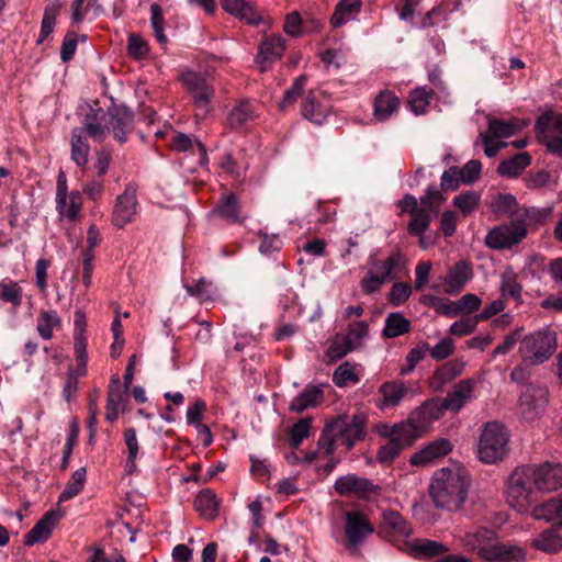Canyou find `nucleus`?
<instances>
[{
	"instance_id": "nucleus-1",
	"label": "nucleus",
	"mask_w": 562,
	"mask_h": 562,
	"mask_svg": "<svg viewBox=\"0 0 562 562\" xmlns=\"http://www.w3.org/2000/svg\"><path fill=\"white\" fill-rule=\"evenodd\" d=\"M469 486L470 477L464 470L442 468L432 476L429 495L436 507L456 512L465 503Z\"/></svg>"
},
{
	"instance_id": "nucleus-2",
	"label": "nucleus",
	"mask_w": 562,
	"mask_h": 562,
	"mask_svg": "<svg viewBox=\"0 0 562 562\" xmlns=\"http://www.w3.org/2000/svg\"><path fill=\"white\" fill-rule=\"evenodd\" d=\"M462 544L469 552L477 554L485 561L510 562L525 559L522 548L499 542L493 529L479 528L462 537Z\"/></svg>"
},
{
	"instance_id": "nucleus-3",
	"label": "nucleus",
	"mask_w": 562,
	"mask_h": 562,
	"mask_svg": "<svg viewBox=\"0 0 562 562\" xmlns=\"http://www.w3.org/2000/svg\"><path fill=\"white\" fill-rule=\"evenodd\" d=\"M557 349L555 333L538 330L525 336L518 348L521 360L530 366L546 362Z\"/></svg>"
},
{
	"instance_id": "nucleus-4",
	"label": "nucleus",
	"mask_w": 562,
	"mask_h": 562,
	"mask_svg": "<svg viewBox=\"0 0 562 562\" xmlns=\"http://www.w3.org/2000/svg\"><path fill=\"white\" fill-rule=\"evenodd\" d=\"M508 451V434L498 422L486 423L483 427L477 456L484 463H495L503 460Z\"/></svg>"
},
{
	"instance_id": "nucleus-5",
	"label": "nucleus",
	"mask_w": 562,
	"mask_h": 562,
	"mask_svg": "<svg viewBox=\"0 0 562 562\" xmlns=\"http://www.w3.org/2000/svg\"><path fill=\"white\" fill-rule=\"evenodd\" d=\"M367 425L368 417L363 413H356L351 417L338 415L327 422V430H333L346 450L350 451L357 442L366 439Z\"/></svg>"
},
{
	"instance_id": "nucleus-6",
	"label": "nucleus",
	"mask_w": 562,
	"mask_h": 562,
	"mask_svg": "<svg viewBox=\"0 0 562 562\" xmlns=\"http://www.w3.org/2000/svg\"><path fill=\"white\" fill-rule=\"evenodd\" d=\"M528 468L518 467L508 480L506 499L510 507L526 513L536 503L533 493L537 491L528 476Z\"/></svg>"
},
{
	"instance_id": "nucleus-7",
	"label": "nucleus",
	"mask_w": 562,
	"mask_h": 562,
	"mask_svg": "<svg viewBox=\"0 0 562 562\" xmlns=\"http://www.w3.org/2000/svg\"><path fill=\"white\" fill-rule=\"evenodd\" d=\"M397 206L401 209V213H407L411 215L407 229L412 233H419L422 229H428L432 222V215L437 214L440 207L438 204H434L430 199H426V193L420 196L419 205L417 199L413 194L406 193L397 202Z\"/></svg>"
},
{
	"instance_id": "nucleus-8",
	"label": "nucleus",
	"mask_w": 562,
	"mask_h": 562,
	"mask_svg": "<svg viewBox=\"0 0 562 562\" xmlns=\"http://www.w3.org/2000/svg\"><path fill=\"white\" fill-rule=\"evenodd\" d=\"M538 140L550 154L562 157V113L546 112L535 124Z\"/></svg>"
},
{
	"instance_id": "nucleus-9",
	"label": "nucleus",
	"mask_w": 562,
	"mask_h": 562,
	"mask_svg": "<svg viewBox=\"0 0 562 562\" xmlns=\"http://www.w3.org/2000/svg\"><path fill=\"white\" fill-rule=\"evenodd\" d=\"M178 165L186 172L193 173L207 164L205 146L194 136L178 132Z\"/></svg>"
},
{
	"instance_id": "nucleus-10",
	"label": "nucleus",
	"mask_w": 562,
	"mask_h": 562,
	"mask_svg": "<svg viewBox=\"0 0 562 562\" xmlns=\"http://www.w3.org/2000/svg\"><path fill=\"white\" fill-rule=\"evenodd\" d=\"M180 79L194 106L204 114L207 113L212 108L211 103L215 95L213 86L201 74L191 70L183 71Z\"/></svg>"
},
{
	"instance_id": "nucleus-11",
	"label": "nucleus",
	"mask_w": 562,
	"mask_h": 562,
	"mask_svg": "<svg viewBox=\"0 0 562 562\" xmlns=\"http://www.w3.org/2000/svg\"><path fill=\"white\" fill-rule=\"evenodd\" d=\"M108 121L105 122L106 134L112 133L113 138L123 144L127 140L128 134L133 131L134 114L124 104L112 103L106 109Z\"/></svg>"
},
{
	"instance_id": "nucleus-12",
	"label": "nucleus",
	"mask_w": 562,
	"mask_h": 562,
	"mask_svg": "<svg viewBox=\"0 0 562 562\" xmlns=\"http://www.w3.org/2000/svg\"><path fill=\"white\" fill-rule=\"evenodd\" d=\"M528 468V476L537 491L551 492L562 486V467L546 462L537 467Z\"/></svg>"
},
{
	"instance_id": "nucleus-13",
	"label": "nucleus",
	"mask_w": 562,
	"mask_h": 562,
	"mask_svg": "<svg viewBox=\"0 0 562 562\" xmlns=\"http://www.w3.org/2000/svg\"><path fill=\"white\" fill-rule=\"evenodd\" d=\"M527 235V228L517 223H509L492 228L486 237L485 244L491 249H505L518 244Z\"/></svg>"
},
{
	"instance_id": "nucleus-14",
	"label": "nucleus",
	"mask_w": 562,
	"mask_h": 562,
	"mask_svg": "<svg viewBox=\"0 0 562 562\" xmlns=\"http://www.w3.org/2000/svg\"><path fill=\"white\" fill-rule=\"evenodd\" d=\"M345 521V535L349 548L359 547L369 535L374 532L373 525L359 510L347 512Z\"/></svg>"
},
{
	"instance_id": "nucleus-15",
	"label": "nucleus",
	"mask_w": 562,
	"mask_h": 562,
	"mask_svg": "<svg viewBox=\"0 0 562 562\" xmlns=\"http://www.w3.org/2000/svg\"><path fill=\"white\" fill-rule=\"evenodd\" d=\"M549 402V391L543 385L529 384L519 397L520 412L526 419H533Z\"/></svg>"
},
{
	"instance_id": "nucleus-16",
	"label": "nucleus",
	"mask_w": 562,
	"mask_h": 562,
	"mask_svg": "<svg viewBox=\"0 0 562 562\" xmlns=\"http://www.w3.org/2000/svg\"><path fill=\"white\" fill-rule=\"evenodd\" d=\"M331 111L329 95L321 90H311L302 103V115L315 123L322 124Z\"/></svg>"
},
{
	"instance_id": "nucleus-17",
	"label": "nucleus",
	"mask_w": 562,
	"mask_h": 562,
	"mask_svg": "<svg viewBox=\"0 0 562 562\" xmlns=\"http://www.w3.org/2000/svg\"><path fill=\"white\" fill-rule=\"evenodd\" d=\"M413 529L407 520L395 510L382 513L378 533L389 541H398L411 536Z\"/></svg>"
},
{
	"instance_id": "nucleus-18",
	"label": "nucleus",
	"mask_w": 562,
	"mask_h": 562,
	"mask_svg": "<svg viewBox=\"0 0 562 562\" xmlns=\"http://www.w3.org/2000/svg\"><path fill=\"white\" fill-rule=\"evenodd\" d=\"M284 49L285 41L281 35L266 36L259 44L255 64L261 72H265L273 63L282 57Z\"/></svg>"
},
{
	"instance_id": "nucleus-19",
	"label": "nucleus",
	"mask_w": 562,
	"mask_h": 562,
	"mask_svg": "<svg viewBox=\"0 0 562 562\" xmlns=\"http://www.w3.org/2000/svg\"><path fill=\"white\" fill-rule=\"evenodd\" d=\"M442 414L443 411L439 405V400H429L413 411L407 420L423 436L429 429L432 422L439 419Z\"/></svg>"
},
{
	"instance_id": "nucleus-20",
	"label": "nucleus",
	"mask_w": 562,
	"mask_h": 562,
	"mask_svg": "<svg viewBox=\"0 0 562 562\" xmlns=\"http://www.w3.org/2000/svg\"><path fill=\"white\" fill-rule=\"evenodd\" d=\"M475 381L464 379L457 383L447 396L439 400V405L445 412L447 409L459 412L472 397L474 393Z\"/></svg>"
},
{
	"instance_id": "nucleus-21",
	"label": "nucleus",
	"mask_w": 562,
	"mask_h": 562,
	"mask_svg": "<svg viewBox=\"0 0 562 562\" xmlns=\"http://www.w3.org/2000/svg\"><path fill=\"white\" fill-rule=\"evenodd\" d=\"M108 117L106 111L98 106V102L95 106L89 105L88 112L85 114V119L82 121V127H80L83 133H86L92 140L98 143H103L106 137V122Z\"/></svg>"
},
{
	"instance_id": "nucleus-22",
	"label": "nucleus",
	"mask_w": 562,
	"mask_h": 562,
	"mask_svg": "<svg viewBox=\"0 0 562 562\" xmlns=\"http://www.w3.org/2000/svg\"><path fill=\"white\" fill-rule=\"evenodd\" d=\"M60 518L61 515L54 509L46 512L43 517L34 525V527L25 535V546L31 547L35 543L46 541L50 537L55 526Z\"/></svg>"
},
{
	"instance_id": "nucleus-23",
	"label": "nucleus",
	"mask_w": 562,
	"mask_h": 562,
	"mask_svg": "<svg viewBox=\"0 0 562 562\" xmlns=\"http://www.w3.org/2000/svg\"><path fill=\"white\" fill-rule=\"evenodd\" d=\"M530 546L546 553H558L562 551V521L557 522L542 530L531 539Z\"/></svg>"
},
{
	"instance_id": "nucleus-24",
	"label": "nucleus",
	"mask_w": 562,
	"mask_h": 562,
	"mask_svg": "<svg viewBox=\"0 0 562 562\" xmlns=\"http://www.w3.org/2000/svg\"><path fill=\"white\" fill-rule=\"evenodd\" d=\"M465 362L461 359H454L445 362L438 367L429 379V387L435 392H440L446 384L462 374Z\"/></svg>"
},
{
	"instance_id": "nucleus-25",
	"label": "nucleus",
	"mask_w": 562,
	"mask_h": 562,
	"mask_svg": "<svg viewBox=\"0 0 562 562\" xmlns=\"http://www.w3.org/2000/svg\"><path fill=\"white\" fill-rule=\"evenodd\" d=\"M472 277V268L467 261H459L453 265L445 278V292L458 294Z\"/></svg>"
},
{
	"instance_id": "nucleus-26",
	"label": "nucleus",
	"mask_w": 562,
	"mask_h": 562,
	"mask_svg": "<svg viewBox=\"0 0 562 562\" xmlns=\"http://www.w3.org/2000/svg\"><path fill=\"white\" fill-rule=\"evenodd\" d=\"M220 2L227 13L250 25H258L262 20L261 15L247 0H220Z\"/></svg>"
},
{
	"instance_id": "nucleus-27",
	"label": "nucleus",
	"mask_w": 562,
	"mask_h": 562,
	"mask_svg": "<svg viewBox=\"0 0 562 562\" xmlns=\"http://www.w3.org/2000/svg\"><path fill=\"white\" fill-rule=\"evenodd\" d=\"M136 210V199L133 194L124 192L119 195L112 214L114 226L122 228L133 220Z\"/></svg>"
},
{
	"instance_id": "nucleus-28",
	"label": "nucleus",
	"mask_w": 562,
	"mask_h": 562,
	"mask_svg": "<svg viewBox=\"0 0 562 562\" xmlns=\"http://www.w3.org/2000/svg\"><path fill=\"white\" fill-rule=\"evenodd\" d=\"M362 8V0H338L329 23L337 29L356 20Z\"/></svg>"
},
{
	"instance_id": "nucleus-29",
	"label": "nucleus",
	"mask_w": 562,
	"mask_h": 562,
	"mask_svg": "<svg viewBox=\"0 0 562 562\" xmlns=\"http://www.w3.org/2000/svg\"><path fill=\"white\" fill-rule=\"evenodd\" d=\"M88 135L80 127H75L70 135V158L79 168H85L89 161L90 146Z\"/></svg>"
},
{
	"instance_id": "nucleus-30",
	"label": "nucleus",
	"mask_w": 562,
	"mask_h": 562,
	"mask_svg": "<svg viewBox=\"0 0 562 562\" xmlns=\"http://www.w3.org/2000/svg\"><path fill=\"white\" fill-rule=\"evenodd\" d=\"M372 483L364 477H359L355 474H348L340 476L335 482V491L341 495H350V494H366L372 491Z\"/></svg>"
},
{
	"instance_id": "nucleus-31",
	"label": "nucleus",
	"mask_w": 562,
	"mask_h": 562,
	"mask_svg": "<svg viewBox=\"0 0 562 562\" xmlns=\"http://www.w3.org/2000/svg\"><path fill=\"white\" fill-rule=\"evenodd\" d=\"M324 401V392L319 386L307 385L297 396H295L289 409L295 413H302L307 408H313Z\"/></svg>"
},
{
	"instance_id": "nucleus-32",
	"label": "nucleus",
	"mask_w": 562,
	"mask_h": 562,
	"mask_svg": "<svg viewBox=\"0 0 562 562\" xmlns=\"http://www.w3.org/2000/svg\"><path fill=\"white\" fill-rule=\"evenodd\" d=\"M530 509L532 518L537 520L551 521L557 518L562 520V494L541 504H532Z\"/></svg>"
},
{
	"instance_id": "nucleus-33",
	"label": "nucleus",
	"mask_w": 562,
	"mask_h": 562,
	"mask_svg": "<svg viewBox=\"0 0 562 562\" xmlns=\"http://www.w3.org/2000/svg\"><path fill=\"white\" fill-rule=\"evenodd\" d=\"M530 164L531 156L527 151L519 153L509 159L501 161L497 167V173L507 178H516L520 176Z\"/></svg>"
},
{
	"instance_id": "nucleus-34",
	"label": "nucleus",
	"mask_w": 562,
	"mask_h": 562,
	"mask_svg": "<svg viewBox=\"0 0 562 562\" xmlns=\"http://www.w3.org/2000/svg\"><path fill=\"white\" fill-rule=\"evenodd\" d=\"M400 105V99L391 91L380 92L374 100V117L378 121L387 120Z\"/></svg>"
},
{
	"instance_id": "nucleus-35",
	"label": "nucleus",
	"mask_w": 562,
	"mask_h": 562,
	"mask_svg": "<svg viewBox=\"0 0 562 562\" xmlns=\"http://www.w3.org/2000/svg\"><path fill=\"white\" fill-rule=\"evenodd\" d=\"M255 117L254 105L249 101H240L229 111L227 124L232 130H239Z\"/></svg>"
},
{
	"instance_id": "nucleus-36",
	"label": "nucleus",
	"mask_w": 562,
	"mask_h": 562,
	"mask_svg": "<svg viewBox=\"0 0 562 562\" xmlns=\"http://www.w3.org/2000/svg\"><path fill=\"white\" fill-rule=\"evenodd\" d=\"M526 126V123L519 119H513L509 121H502L498 119H491L488 121V128L485 132L494 138H506L514 135Z\"/></svg>"
},
{
	"instance_id": "nucleus-37",
	"label": "nucleus",
	"mask_w": 562,
	"mask_h": 562,
	"mask_svg": "<svg viewBox=\"0 0 562 562\" xmlns=\"http://www.w3.org/2000/svg\"><path fill=\"white\" fill-rule=\"evenodd\" d=\"M390 437L404 450L411 447L422 435L407 419L395 424L390 432Z\"/></svg>"
},
{
	"instance_id": "nucleus-38",
	"label": "nucleus",
	"mask_w": 562,
	"mask_h": 562,
	"mask_svg": "<svg viewBox=\"0 0 562 562\" xmlns=\"http://www.w3.org/2000/svg\"><path fill=\"white\" fill-rule=\"evenodd\" d=\"M218 505L215 493L210 488L202 490L194 499V508L207 519H214L218 515Z\"/></svg>"
},
{
	"instance_id": "nucleus-39",
	"label": "nucleus",
	"mask_w": 562,
	"mask_h": 562,
	"mask_svg": "<svg viewBox=\"0 0 562 562\" xmlns=\"http://www.w3.org/2000/svg\"><path fill=\"white\" fill-rule=\"evenodd\" d=\"M411 322L403 314L393 312L386 316L385 326L382 336L385 338H395L409 333Z\"/></svg>"
},
{
	"instance_id": "nucleus-40",
	"label": "nucleus",
	"mask_w": 562,
	"mask_h": 562,
	"mask_svg": "<svg viewBox=\"0 0 562 562\" xmlns=\"http://www.w3.org/2000/svg\"><path fill=\"white\" fill-rule=\"evenodd\" d=\"M407 387L403 382L391 381L383 383L379 392L383 395L381 407H392L400 404L403 397L407 394Z\"/></svg>"
},
{
	"instance_id": "nucleus-41",
	"label": "nucleus",
	"mask_w": 562,
	"mask_h": 562,
	"mask_svg": "<svg viewBox=\"0 0 562 562\" xmlns=\"http://www.w3.org/2000/svg\"><path fill=\"white\" fill-rule=\"evenodd\" d=\"M61 8L63 3L59 0H56L45 7L37 44H42L54 32L56 18L58 16Z\"/></svg>"
},
{
	"instance_id": "nucleus-42",
	"label": "nucleus",
	"mask_w": 562,
	"mask_h": 562,
	"mask_svg": "<svg viewBox=\"0 0 562 562\" xmlns=\"http://www.w3.org/2000/svg\"><path fill=\"white\" fill-rule=\"evenodd\" d=\"M213 213L228 222H239V203L236 195L229 193L222 196L213 210Z\"/></svg>"
},
{
	"instance_id": "nucleus-43",
	"label": "nucleus",
	"mask_w": 562,
	"mask_h": 562,
	"mask_svg": "<svg viewBox=\"0 0 562 562\" xmlns=\"http://www.w3.org/2000/svg\"><path fill=\"white\" fill-rule=\"evenodd\" d=\"M521 291L522 286L517 281V273L512 268H507L502 274V297L505 300L513 299L520 303L522 301Z\"/></svg>"
},
{
	"instance_id": "nucleus-44",
	"label": "nucleus",
	"mask_w": 562,
	"mask_h": 562,
	"mask_svg": "<svg viewBox=\"0 0 562 562\" xmlns=\"http://www.w3.org/2000/svg\"><path fill=\"white\" fill-rule=\"evenodd\" d=\"M86 479V468L77 469L66 483L64 491L60 493L58 497V503L67 502L77 496L83 490Z\"/></svg>"
},
{
	"instance_id": "nucleus-45",
	"label": "nucleus",
	"mask_w": 562,
	"mask_h": 562,
	"mask_svg": "<svg viewBox=\"0 0 562 562\" xmlns=\"http://www.w3.org/2000/svg\"><path fill=\"white\" fill-rule=\"evenodd\" d=\"M420 302L434 308L438 314L454 317L457 316L456 302L446 297H440L431 294H425L420 297Z\"/></svg>"
},
{
	"instance_id": "nucleus-46",
	"label": "nucleus",
	"mask_w": 562,
	"mask_h": 562,
	"mask_svg": "<svg viewBox=\"0 0 562 562\" xmlns=\"http://www.w3.org/2000/svg\"><path fill=\"white\" fill-rule=\"evenodd\" d=\"M60 207L56 204V209L61 216H65L70 222H75L82 206V196L81 193L77 190L70 192V194L65 195V204Z\"/></svg>"
},
{
	"instance_id": "nucleus-47",
	"label": "nucleus",
	"mask_w": 562,
	"mask_h": 562,
	"mask_svg": "<svg viewBox=\"0 0 562 562\" xmlns=\"http://www.w3.org/2000/svg\"><path fill=\"white\" fill-rule=\"evenodd\" d=\"M130 389L121 383L117 374L112 375L108 386V403L124 407L128 400Z\"/></svg>"
},
{
	"instance_id": "nucleus-48",
	"label": "nucleus",
	"mask_w": 562,
	"mask_h": 562,
	"mask_svg": "<svg viewBox=\"0 0 562 562\" xmlns=\"http://www.w3.org/2000/svg\"><path fill=\"white\" fill-rule=\"evenodd\" d=\"M404 261V257L401 251L392 252L385 260H372L371 265L375 269L374 273H378L379 277H383L386 282L389 277H391L393 270L398 267Z\"/></svg>"
},
{
	"instance_id": "nucleus-49",
	"label": "nucleus",
	"mask_w": 562,
	"mask_h": 562,
	"mask_svg": "<svg viewBox=\"0 0 562 562\" xmlns=\"http://www.w3.org/2000/svg\"><path fill=\"white\" fill-rule=\"evenodd\" d=\"M150 23L153 27V32L155 35V38L159 45L165 47L168 44L167 36L164 32V14L162 9L159 4L153 3L150 5Z\"/></svg>"
},
{
	"instance_id": "nucleus-50",
	"label": "nucleus",
	"mask_w": 562,
	"mask_h": 562,
	"mask_svg": "<svg viewBox=\"0 0 562 562\" xmlns=\"http://www.w3.org/2000/svg\"><path fill=\"white\" fill-rule=\"evenodd\" d=\"M60 325V318L56 311H45L38 318L37 330L42 338L48 340L53 337V327Z\"/></svg>"
},
{
	"instance_id": "nucleus-51",
	"label": "nucleus",
	"mask_w": 562,
	"mask_h": 562,
	"mask_svg": "<svg viewBox=\"0 0 562 562\" xmlns=\"http://www.w3.org/2000/svg\"><path fill=\"white\" fill-rule=\"evenodd\" d=\"M127 54L135 60L145 58L149 53L148 43L138 34L131 33L127 37Z\"/></svg>"
},
{
	"instance_id": "nucleus-52",
	"label": "nucleus",
	"mask_w": 562,
	"mask_h": 562,
	"mask_svg": "<svg viewBox=\"0 0 562 562\" xmlns=\"http://www.w3.org/2000/svg\"><path fill=\"white\" fill-rule=\"evenodd\" d=\"M518 201L510 193H498L493 202V211L498 215L512 216L517 209Z\"/></svg>"
},
{
	"instance_id": "nucleus-53",
	"label": "nucleus",
	"mask_w": 562,
	"mask_h": 562,
	"mask_svg": "<svg viewBox=\"0 0 562 562\" xmlns=\"http://www.w3.org/2000/svg\"><path fill=\"white\" fill-rule=\"evenodd\" d=\"M307 77L305 75L299 76L292 86L284 92L283 99L280 101L279 106L281 110H285L286 106L293 104L302 94Z\"/></svg>"
},
{
	"instance_id": "nucleus-54",
	"label": "nucleus",
	"mask_w": 562,
	"mask_h": 562,
	"mask_svg": "<svg viewBox=\"0 0 562 562\" xmlns=\"http://www.w3.org/2000/svg\"><path fill=\"white\" fill-rule=\"evenodd\" d=\"M480 194L476 191L463 192L453 199V205L457 206L463 215H469L479 205Z\"/></svg>"
},
{
	"instance_id": "nucleus-55",
	"label": "nucleus",
	"mask_w": 562,
	"mask_h": 562,
	"mask_svg": "<svg viewBox=\"0 0 562 562\" xmlns=\"http://www.w3.org/2000/svg\"><path fill=\"white\" fill-rule=\"evenodd\" d=\"M449 12V5L446 3H440L437 7H434L420 21V29L432 27L440 22L446 21Z\"/></svg>"
},
{
	"instance_id": "nucleus-56",
	"label": "nucleus",
	"mask_w": 562,
	"mask_h": 562,
	"mask_svg": "<svg viewBox=\"0 0 562 562\" xmlns=\"http://www.w3.org/2000/svg\"><path fill=\"white\" fill-rule=\"evenodd\" d=\"M359 376L353 371V367L349 362L340 364L333 374V382L338 387H344L349 383H357Z\"/></svg>"
},
{
	"instance_id": "nucleus-57",
	"label": "nucleus",
	"mask_w": 562,
	"mask_h": 562,
	"mask_svg": "<svg viewBox=\"0 0 562 562\" xmlns=\"http://www.w3.org/2000/svg\"><path fill=\"white\" fill-rule=\"evenodd\" d=\"M369 334V326L366 322L359 321L348 326V331L342 335L353 349L361 346V341Z\"/></svg>"
},
{
	"instance_id": "nucleus-58",
	"label": "nucleus",
	"mask_w": 562,
	"mask_h": 562,
	"mask_svg": "<svg viewBox=\"0 0 562 562\" xmlns=\"http://www.w3.org/2000/svg\"><path fill=\"white\" fill-rule=\"evenodd\" d=\"M430 99V92L424 88H417L409 93L408 104L414 113L422 114L429 105Z\"/></svg>"
},
{
	"instance_id": "nucleus-59",
	"label": "nucleus",
	"mask_w": 562,
	"mask_h": 562,
	"mask_svg": "<svg viewBox=\"0 0 562 562\" xmlns=\"http://www.w3.org/2000/svg\"><path fill=\"white\" fill-rule=\"evenodd\" d=\"M111 161L112 150L109 147L102 146L94 150L93 169L95 170L98 178H102L108 173Z\"/></svg>"
},
{
	"instance_id": "nucleus-60",
	"label": "nucleus",
	"mask_w": 562,
	"mask_h": 562,
	"mask_svg": "<svg viewBox=\"0 0 562 562\" xmlns=\"http://www.w3.org/2000/svg\"><path fill=\"white\" fill-rule=\"evenodd\" d=\"M351 350H353V347L350 342H348L342 335H336L328 347L327 356L330 361H338Z\"/></svg>"
},
{
	"instance_id": "nucleus-61",
	"label": "nucleus",
	"mask_w": 562,
	"mask_h": 562,
	"mask_svg": "<svg viewBox=\"0 0 562 562\" xmlns=\"http://www.w3.org/2000/svg\"><path fill=\"white\" fill-rule=\"evenodd\" d=\"M429 350L427 342H419L416 347L409 350L406 356V368H402L401 374H407L413 371L418 362H420Z\"/></svg>"
},
{
	"instance_id": "nucleus-62",
	"label": "nucleus",
	"mask_w": 562,
	"mask_h": 562,
	"mask_svg": "<svg viewBox=\"0 0 562 562\" xmlns=\"http://www.w3.org/2000/svg\"><path fill=\"white\" fill-rule=\"evenodd\" d=\"M311 418H303L295 423L291 428L290 445L297 448L302 441L310 436Z\"/></svg>"
},
{
	"instance_id": "nucleus-63",
	"label": "nucleus",
	"mask_w": 562,
	"mask_h": 562,
	"mask_svg": "<svg viewBox=\"0 0 562 562\" xmlns=\"http://www.w3.org/2000/svg\"><path fill=\"white\" fill-rule=\"evenodd\" d=\"M0 299L12 303L14 306H20L22 303V289L15 282H1L0 283Z\"/></svg>"
},
{
	"instance_id": "nucleus-64",
	"label": "nucleus",
	"mask_w": 562,
	"mask_h": 562,
	"mask_svg": "<svg viewBox=\"0 0 562 562\" xmlns=\"http://www.w3.org/2000/svg\"><path fill=\"white\" fill-rule=\"evenodd\" d=\"M449 548L435 540H423L420 543L414 546V551L424 557H438L447 552Z\"/></svg>"
}]
</instances>
